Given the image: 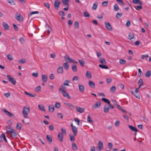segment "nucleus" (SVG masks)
I'll use <instances>...</instances> for the list:
<instances>
[{"mask_svg":"<svg viewBox=\"0 0 151 151\" xmlns=\"http://www.w3.org/2000/svg\"><path fill=\"white\" fill-rule=\"evenodd\" d=\"M30 107L29 106H24L23 109L22 113L24 117L25 118L28 117V115L29 112Z\"/></svg>","mask_w":151,"mask_h":151,"instance_id":"nucleus-1","label":"nucleus"},{"mask_svg":"<svg viewBox=\"0 0 151 151\" xmlns=\"http://www.w3.org/2000/svg\"><path fill=\"white\" fill-rule=\"evenodd\" d=\"M98 146L96 147V148L97 150L100 151L103 148V144L101 141L98 142Z\"/></svg>","mask_w":151,"mask_h":151,"instance_id":"nucleus-2","label":"nucleus"},{"mask_svg":"<svg viewBox=\"0 0 151 151\" xmlns=\"http://www.w3.org/2000/svg\"><path fill=\"white\" fill-rule=\"evenodd\" d=\"M70 126L72 127V130L74 136H76L77 134V128L74 126H73L72 123Z\"/></svg>","mask_w":151,"mask_h":151,"instance_id":"nucleus-3","label":"nucleus"},{"mask_svg":"<svg viewBox=\"0 0 151 151\" xmlns=\"http://www.w3.org/2000/svg\"><path fill=\"white\" fill-rule=\"evenodd\" d=\"M64 58L65 60L67 61V60H68V61L70 63H78V62L75 61L74 60L70 58L68 56V55H66L64 57Z\"/></svg>","mask_w":151,"mask_h":151,"instance_id":"nucleus-4","label":"nucleus"},{"mask_svg":"<svg viewBox=\"0 0 151 151\" xmlns=\"http://www.w3.org/2000/svg\"><path fill=\"white\" fill-rule=\"evenodd\" d=\"M7 77L9 82L12 83L14 85L16 84V81L14 80L13 78H11L9 75H7Z\"/></svg>","mask_w":151,"mask_h":151,"instance_id":"nucleus-5","label":"nucleus"},{"mask_svg":"<svg viewBox=\"0 0 151 151\" xmlns=\"http://www.w3.org/2000/svg\"><path fill=\"white\" fill-rule=\"evenodd\" d=\"M105 24L106 28L109 31H111L112 30V27L110 23L109 22H105Z\"/></svg>","mask_w":151,"mask_h":151,"instance_id":"nucleus-6","label":"nucleus"},{"mask_svg":"<svg viewBox=\"0 0 151 151\" xmlns=\"http://www.w3.org/2000/svg\"><path fill=\"white\" fill-rule=\"evenodd\" d=\"M60 3V2L58 1V0H56L55 1L54 5L55 9L56 10H58V9Z\"/></svg>","mask_w":151,"mask_h":151,"instance_id":"nucleus-7","label":"nucleus"},{"mask_svg":"<svg viewBox=\"0 0 151 151\" xmlns=\"http://www.w3.org/2000/svg\"><path fill=\"white\" fill-rule=\"evenodd\" d=\"M101 105L100 102L98 101L92 107V109H94L96 108L99 107Z\"/></svg>","mask_w":151,"mask_h":151,"instance_id":"nucleus-8","label":"nucleus"},{"mask_svg":"<svg viewBox=\"0 0 151 151\" xmlns=\"http://www.w3.org/2000/svg\"><path fill=\"white\" fill-rule=\"evenodd\" d=\"M85 108H82L80 107H78L76 108V111L80 113L83 112L85 110Z\"/></svg>","mask_w":151,"mask_h":151,"instance_id":"nucleus-9","label":"nucleus"},{"mask_svg":"<svg viewBox=\"0 0 151 151\" xmlns=\"http://www.w3.org/2000/svg\"><path fill=\"white\" fill-rule=\"evenodd\" d=\"M2 111L3 112H4L6 115H8L10 117H12L13 116V115L5 109H2Z\"/></svg>","mask_w":151,"mask_h":151,"instance_id":"nucleus-10","label":"nucleus"},{"mask_svg":"<svg viewBox=\"0 0 151 151\" xmlns=\"http://www.w3.org/2000/svg\"><path fill=\"white\" fill-rule=\"evenodd\" d=\"M63 96L67 98L68 99H70V97L69 96V94L67 93L66 91H63V92H62Z\"/></svg>","mask_w":151,"mask_h":151,"instance_id":"nucleus-11","label":"nucleus"},{"mask_svg":"<svg viewBox=\"0 0 151 151\" xmlns=\"http://www.w3.org/2000/svg\"><path fill=\"white\" fill-rule=\"evenodd\" d=\"M109 111V108L108 105L107 104H105L104 107V113H108Z\"/></svg>","mask_w":151,"mask_h":151,"instance_id":"nucleus-12","label":"nucleus"},{"mask_svg":"<svg viewBox=\"0 0 151 151\" xmlns=\"http://www.w3.org/2000/svg\"><path fill=\"white\" fill-rule=\"evenodd\" d=\"M88 85L91 88H94L95 87L94 83L90 80L88 82Z\"/></svg>","mask_w":151,"mask_h":151,"instance_id":"nucleus-13","label":"nucleus"},{"mask_svg":"<svg viewBox=\"0 0 151 151\" xmlns=\"http://www.w3.org/2000/svg\"><path fill=\"white\" fill-rule=\"evenodd\" d=\"M58 137L59 141L61 142H62L63 141V136L61 133L59 132L58 133Z\"/></svg>","mask_w":151,"mask_h":151,"instance_id":"nucleus-14","label":"nucleus"},{"mask_svg":"<svg viewBox=\"0 0 151 151\" xmlns=\"http://www.w3.org/2000/svg\"><path fill=\"white\" fill-rule=\"evenodd\" d=\"M15 18L18 21H21L23 20V17L20 14H19L18 15H16Z\"/></svg>","mask_w":151,"mask_h":151,"instance_id":"nucleus-15","label":"nucleus"},{"mask_svg":"<svg viewBox=\"0 0 151 151\" xmlns=\"http://www.w3.org/2000/svg\"><path fill=\"white\" fill-rule=\"evenodd\" d=\"M48 110L50 112H53L54 111V107L53 105H50L48 106Z\"/></svg>","mask_w":151,"mask_h":151,"instance_id":"nucleus-16","label":"nucleus"},{"mask_svg":"<svg viewBox=\"0 0 151 151\" xmlns=\"http://www.w3.org/2000/svg\"><path fill=\"white\" fill-rule=\"evenodd\" d=\"M57 72L59 74H62L63 73V67H59L57 69Z\"/></svg>","mask_w":151,"mask_h":151,"instance_id":"nucleus-17","label":"nucleus"},{"mask_svg":"<svg viewBox=\"0 0 151 151\" xmlns=\"http://www.w3.org/2000/svg\"><path fill=\"white\" fill-rule=\"evenodd\" d=\"M42 81L43 82L45 83L47 82V77L46 75L43 74L42 75Z\"/></svg>","mask_w":151,"mask_h":151,"instance_id":"nucleus-18","label":"nucleus"},{"mask_svg":"<svg viewBox=\"0 0 151 151\" xmlns=\"http://www.w3.org/2000/svg\"><path fill=\"white\" fill-rule=\"evenodd\" d=\"M128 39L131 41H133V40L134 39V35L132 33H129V35Z\"/></svg>","mask_w":151,"mask_h":151,"instance_id":"nucleus-19","label":"nucleus"},{"mask_svg":"<svg viewBox=\"0 0 151 151\" xmlns=\"http://www.w3.org/2000/svg\"><path fill=\"white\" fill-rule=\"evenodd\" d=\"M6 133H8L9 132H11V131L12 130H14V129H13L11 126H7L6 127Z\"/></svg>","mask_w":151,"mask_h":151,"instance_id":"nucleus-20","label":"nucleus"},{"mask_svg":"<svg viewBox=\"0 0 151 151\" xmlns=\"http://www.w3.org/2000/svg\"><path fill=\"white\" fill-rule=\"evenodd\" d=\"M86 76L88 79H91V72L89 71H87L86 73Z\"/></svg>","mask_w":151,"mask_h":151,"instance_id":"nucleus-21","label":"nucleus"},{"mask_svg":"<svg viewBox=\"0 0 151 151\" xmlns=\"http://www.w3.org/2000/svg\"><path fill=\"white\" fill-rule=\"evenodd\" d=\"M46 139L49 142V143L50 144L52 142V138L51 136L49 135H47L46 136Z\"/></svg>","mask_w":151,"mask_h":151,"instance_id":"nucleus-22","label":"nucleus"},{"mask_svg":"<svg viewBox=\"0 0 151 151\" xmlns=\"http://www.w3.org/2000/svg\"><path fill=\"white\" fill-rule=\"evenodd\" d=\"M3 25L6 30H8L9 28V26L8 24L6 22H3Z\"/></svg>","mask_w":151,"mask_h":151,"instance_id":"nucleus-23","label":"nucleus"},{"mask_svg":"<svg viewBox=\"0 0 151 151\" xmlns=\"http://www.w3.org/2000/svg\"><path fill=\"white\" fill-rule=\"evenodd\" d=\"M38 107L40 110L44 112L45 111V107L42 104L39 105Z\"/></svg>","mask_w":151,"mask_h":151,"instance_id":"nucleus-24","label":"nucleus"},{"mask_svg":"<svg viewBox=\"0 0 151 151\" xmlns=\"http://www.w3.org/2000/svg\"><path fill=\"white\" fill-rule=\"evenodd\" d=\"M78 88L80 92H84V87L83 86L79 85Z\"/></svg>","mask_w":151,"mask_h":151,"instance_id":"nucleus-25","label":"nucleus"},{"mask_svg":"<svg viewBox=\"0 0 151 151\" xmlns=\"http://www.w3.org/2000/svg\"><path fill=\"white\" fill-rule=\"evenodd\" d=\"M11 132L12 133L11 134V136L12 137H14L17 136V133L15 132V130H12L11 131Z\"/></svg>","mask_w":151,"mask_h":151,"instance_id":"nucleus-26","label":"nucleus"},{"mask_svg":"<svg viewBox=\"0 0 151 151\" xmlns=\"http://www.w3.org/2000/svg\"><path fill=\"white\" fill-rule=\"evenodd\" d=\"M129 127L133 131L137 132L138 131L137 128L133 126L129 125Z\"/></svg>","mask_w":151,"mask_h":151,"instance_id":"nucleus-27","label":"nucleus"},{"mask_svg":"<svg viewBox=\"0 0 151 151\" xmlns=\"http://www.w3.org/2000/svg\"><path fill=\"white\" fill-rule=\"evenodd\" d=\"M98 4L97 2H95L93 4L92 7V9L93 10H96L98 6Z\"/></svg>","mask_w":151,"mask_h":151,"instance_id":"nucleus-28","label":"nucleus"},{"mask_svg":"<svg viewBox=\"0 0 151 151\" xmlns=\"http://www.w3.org/2000/svg\"><path fill=\"white\" fill-rule=\"evenodd\" d=\"M70 0H62V2L65 6H69V2Z\"/></svg>","mask_w":151,"mask_h":151,"instance_id":"nucleus-29","label":"nucleus"},{"mask_svg":"<svg viewBox=\"0 0 151 151\" xmlns=\"http://www.w3.org/2000/svg\"><path fill=\"white\" fill-rule=\"evenodd\" d=\"M66 89V87L63 85H61L59 89V92H62L63 91H65Z\"/></svg>","mask_w":151,"mask_h":151,"instance_id":"nucleus-30","label":"nucleus"},{"mask_svg":"<svg viewBox=\"0 0 151 151\" xmlns=\"http://www.w3.org/2000/svg\"><path fill=\"white\" fill-rule=\"evenodd\" d=\"M72 147L73 150H78L77 146L75 143L73 142L72 143Z\"/></svg>","mask_w":151,"mask_h":151,"instance_id":"nucleus-31","label":"nucleus"},{"mask_svg":"<svg viewBox=\"0 0 151 151\" xmlns=\"http://www.w3.org/2000/svg\"><path fill=\"white\" fill-rule=\"evenodd\" d=\"M132 1L134 4H137L140 5L142 4V3L139 0H132Z\"/></svg>","mask_w":151,"mask_h":151,"instance_id":"nucleus-32","label":"nucleus"},{"mask_svg":"<svg viewBox=\"0 0 151 151\" xmlns=\"http://www.w3.org/2000/svg\"><path fill=\"white\" fill-rule=\"evenodd\" d=\"M63 66L64 68L65 69L68 70V67L69 65L66 62L65 63L63 64Z\"/></svg>","mask_w":151,"mask_h":151,"instance_id":"nucleus-33","label":"nucleus"},{"mask_svg":"<svg viewBox=\"0 0 151 151\" xmlns=\"http://www.w3.org/2000/svg\"><path fill=\"white\" fill-rule=\"evenodd\" d=\"M25 94L28 95L29 97H34L36 95L34 94V95L30 93H29L26 91H24V92Z\"/></svg>","mask_w":151,"mask_h":151,"instance_id":"nucleus-34","label":"nucleus"},{"mask_svg":"<svg viewBox=\"0 0 151 151\" xmlns=\"http://www.w3.org/2000/svg\"><path fill=\"white\" fill-rule=\"evenodd\" d=\"M138 84L139 85V88L143 85V82L142 79H140L138 81Z\"/></svg>","mask_w":151,"mask_h":151,"instance_id":"nucleus-35","label":"nucleus"},{"mask_svg":"<svg viewBox=\"0 0 151 151\" xmlns=\"http://www.w3.org/2000/svg\"><path fill=\"white\" fill-rule=\"evenodd\" d=\"M22 127V124L20 123H18L17 124L16 128L17 129L20 130L21 129Z\"/></svg>","mask_w":151,"mask_h":151,"instance_id":"nucleus-36","label":"nucleus"},{"mask_svg":"<svg viewBox=\"0 0 151 151\" xmlns=\"http://www.w3.org/2000/svg\"><path fill=\"white\" fill-rule=\"evenodd\" d=\"M72 69L74 72H76L77 71V66L76 65H74L72 66Z\"/></svg>","mask_w":151,"mask_h":151,"instance_id":"nucleus-37","label":"nucleus"},{"mask_svg":"<svg viewBox=\"0 0 151 151\" xmlns=\"http://www.w3.org/2000/svg\"><path fill=\"white\" fill-rule=\"evenodd\" d=\"M116 87L115 86H112L110 89V91L111 92L114 93L116 90Z\"/></svg>","mask_w":151,"mask_h":151,"instance_id":"nucleus-38","label":"nucleus"},{"mask_svg":"<svg viewBox=\"0 0 151 151\" xmlns=\"http://www.w3.org/2000/svg\"><path fill=\"white\" fill-rule=\"evenodd\" d=\"M114 10L115 11H117L119 9V8L118 5L116 4H115L114 5Z\"/></svg>","mask_w":151,"mask_h":151,"instance_id":"nucleus-39","label":"nucleus"},{"mask_svg":"<svg viewBox=\"0 0 151 151\" xmlns=\"http://www.w3.org/2000/svg\"><path fill=\"white\" fill-rule=\"evenodd\" d=\"M145 75L146 77H149L151 75V71L149 70L147 71Z\"/></svg>","mask_w":151,"mask_h":151,"instance_id":"nucleus-40","label":"nucleus"},{"mask_svg":"<svg viewBox=\"0 0 151 151\" xmlns=\"http://www.w3.org/2000/svg\"><path fill=\"white\" fill-rule=\"evenodd\" d=\"M99 62L103 64H106V62L104 58H101L99 60Z\"/></svg>","mask_w":151,"mask_h":151,"instance_id":"nucleus-41","label":"nucleus"},{"mask_svg":"<svg viewBox=\"0 0 151 151\" xmlns=\"http://www.w3.org/2000/svg\"><path fill=\"white\" fill-rule=\"evenodd\" d=\"M122 15V13H117L116 15V17L117 19H119L120 18H121Z\"/></svg>","mask_w":151,"mask_h":151,"instance_id":"nucleus-42","label":"nucleus"},{"mask_svg":"<svg viewBox=\"0 0 151 151\" xmlns=\"http://www.w3.org/2000/svg\"><path fill=\"white\" fill-rule=\"evenodd\" d=\"M101 100L104 101V102L108 104H109L110 103V101L108 99L103 98H102Z\"/></svg>","mask_w":151,"mask_h":151,"instance_id":"nucleus-43","label":"nucleus"},{"mask_svg":"<svg viewBox=\"0 0 151 151\" xmlns=\"http://www.w3.org/2000/svg\"><path fill=\"white\" fill-rule=\"evenodd\" d=\"M119 62L121 64L124 65L126 63V61L124 59H120Z\"/></svg>","mask_w":151,"mask_h":151,"instance_id":"nucleus-44","label":"nucleus"},{"mask_svg":"<svg viewBox=\"0 0 151 151\" xmlns=\"http://www.w3.org/2000/svg\"><path fill=\"white\" fill-rule=\"evenodd\" d=\"M79 27V23L78 21H76L74 24V27L75 29H78Z\"/></svg>","mask_w":151,"mask_h":151,"instance_id":"nucleus-45","label":"nucleus"},{"mask_svg":"<svg viewBox=\"0 0 151 151\" xmlns=\"http://www.w3.org/2000/svg\"><path fill=\"white\" fill-rule=\"evenodd\" d=\"M99 67L102 68V69H108V67L106 65H99Z\"/></svg>","mask_w":151,"mask_h":151,"instance_id":"nucleus-46","label":"nucleus"},{"mask_svg":"<svg viewBox=\"0 0 151 151\" xmlns=\"http://www.w3.org/2000/svg\"><path fill=\"white\" fill-rule=\"evenodd\" d=\"M64 104L67 106H68L71 109H75L73 105L70 104L68 103H64Z\"/></svg>","mask_w":151,"mask_h":151,"instance_id":"nucleus-47","label":"nucleus"},{"mask_svg":"<svg viewBox=\"0 0 151 151\" xmlns=\"http://www.w3.org/2000/svg\"><path fill=\"white\" fill-rule=\"evenodd\" d=\"M87 121L89 123H93V121H92V119L90 117L89 115H88L87 117Z\"/></svg>","mask_w":151,"mask_h":151,"instance_id":"nucleus-48","label":"nucleus"},{"mask_svg":"<svg viewBox=\"0 0 151 151\" xmlns=\"http://www.w3.org/2000/svg\"><path fill=\"white\" fill-rule=\"evenodd\" d=\"M78 61L80 65L82 67H83L84 65L85 62L83 60H79Z\"/></svg>","mask_w":151,"mask_h":151,"instance_id":"nucleus-49","label":"nucleus"},{"mask_svg":"<svg viewBox=\"0 0 151 151\" xmlns=\"http://www.w3.org/2000/svg\"><path fill=\"white\" fill-rule=\"evenodd\" d=\"M45 27H46L48 28V29L47 30V34H49L50 33V31L51 30V29L49 25H48L47 24H46Z\"/></svg>","mask_w":151,"mask_h":151,"instance_id":"nucleus-50","label":"nucleus"},{"mask_svg":"<svg viewBox=\"0 0 151 151\" xmlns=\"http://www.w3.org/2000/svg\"><path fill=\"white\" fill-rule=\"evenodd\" d=\"M83 14L84 16L85 17H90L89 13L86 12H83Z\"/></svg>","mask_w":151,"mask_h":151,"instance_id":"nucleus-51","label":"nucleus"},{"mask_svg":"<svg viewBox=\"0 0 151 151\" xmlns=\"http://www.w3.org/2000/svg\"><path fill=\"white\" fill-rule=\"evenodd\" d=\"M8 3H9L11 5H15V3L13 0H8Z\"/></svg>","mask_w":151,"mask_h":151,"instance_id":"nucleus-52","label":"nucleus"},{"mask_svg":"<svg viewBox=\"0 0 151 151\" xmlns=\"http://www.w3.org/2000/svg\"><path fill=\"white\" fill-rule=\"evenodd\" d=\"M60 106V104L58 102H56L55 104V108L59 109Z\"/></svg>","mask_w":151,"mask_h":151,"instance_id":"nucleus-53","label":"nucleus"},{"mask_svg":"<svg viewBox=\"0 0 151 151\" xmlns=\"http://www.w3.org/2000/svg\"><path fill=\"white\" fill-rule=\"evenodd\" d=\"M70 82V81L68 80H66L63 83V85L67 86H69L70 85L69 84V83Z\"/></svg>","mask_w":151,"mask_h":151,"instance_id":"nucleus-54","label":"nucleus"},{"mask_svg":"<svg viewBox=\"0 0 151 151\" xmlns=\"http://www.w3.org/2000/svg\"><path fill=\"white\" fill-rule=\"evenodd\" d=\"M61 134H66V130L65 129H64L63 128H62L61 129Z\"/></svg>","mask_w":151,"mask_h":151,"instance_id":"nucleus-55","label":"nucleus"},{"mask_svg":"<svg viewBox=\"0 0 151 151\" xmlns=\"http://www.w3.org/2000/svg\"><path fill=\"white\" fill-rule=\"evenodd\" d=\"M1 136L3 138L4 140L5 141V142H7V140L6 139L5 135V134L4 133H2L1 134Z\"/></svg>","mask_w":151,"mask_h":151,"instance_id":"nucleus-56","label":"nucleus"},{"mask_svg":"<svg viewBox=\"0 0 151 151\" xmlns=\"http://www.w3.org/2000/svg\"><path fill=\"white\" fill-rule=\"evenodd\" d=\"M134 7L137 10H138V9H142V6H134Z\"/></svg>","mask_w":151,"mask_h":151,"instance_id":"nucleus-57","label":"nucleus"},{"mask_svg":"<svg viewBox=\"0 0 151 151\" xmlns=\"http://www.w3.org/2000/svg\"><path fill=\"white\" fill-rule=\"evenodd\" d=\"M19 41L22 44H23L24 42V39L22 37H20L19 38Z\"/></svg>","mask_w":151,"mask_h":151,"instance_id":"nucleus-58","label":"nucleus"},{"mask_svg":"<svg viewBox=\"0 0 151 151\" xmlns=\"http://www.w3.org/2000/svg\"><path fill=\"white\" fill-rule=\"evenodd\" d=\"M118 2L119 4L121 5L124 6V3L122 0H116Z\"/></svg>","mask_w":151,"mask_h":151,"instance_id":"nucleus-59","label":"nucleus"},{"mask_svg":"<svg viewBox=\"0 0 151 151\" xmlns=\"http://www.w3.org/2000/svg\"><path fill=\"white\" fill-rule=\"evenodd\" d=\"M41 86H37L35 89V91L36 92H38L40 91L41 90Z\"/></svg>","mask_w":151,"mask_h":151,"instance_id":"nucleus-60","label":"nucleus"},{"mask_svg":"<svg viewBox=\"0 0 151 151\" xmlns=\"http://www.w3.org/2000/svg\"><path fill=\"white\" fill-rule=\"evenodd\" d=\"M74 121L76 122H77V125H80V121H79V120L78 119H77V118H75L74 119Z\"/></svg>","mask_w":151,"mask_h":151,"instance_id":"nucleus-61","label":"nucleus"},{"mask_svg":"<svg viewBox=\"0 0 151 151\" xmlns=\"http://www.w3.org/2000/svg\"><path fill=\"white\" fill-rule=\"evenodd\" d=\"M120 122L119 121H116L115 123V125L116 127H118L119 126Z\"/></svg>","mask_w":151,"mask_h":151,"instance_id":"nucleus-62","label":"nucleus"},{"mask_svg":"<svg viewBox=\"0 0 151 151\" xmlns=\"http://www.w3.org/2000/svg\"><path fill=\"white\" fill-rule=\"evenodd\" d=\"M149 56L148 54H147L146 55H142V59H146Z\"/></svg>","mask_w":151,"mask_h":151,"instance_id":"nucleus-63","label":"nucleus"},{"mask_svg":"<svg viewBox=\"0 0 151 151\" xmlns=\"http://www.w3.org/2000/svg\"><path fill=\"white\" fill-rule=\"evenodd\" d=\"M7 58L10 60H12L13 59V57L12 55L10 54H9L7 55Z\"/></svg>","mask_w":151,"mask_h":151,"instance_id":"nucleus-64","label":"nucleus"}]
</instances>
